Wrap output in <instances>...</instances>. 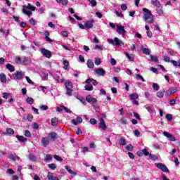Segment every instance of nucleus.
Instances as JSON below:
<instances>
[{
	"mask_svg": "<svg viewBox=\"0 0 180 180\" xmlns=\"http://www.w3.org/2000/svg\"><path fill=\"white\" fill-rule=\"evenodd\" d=\"M146 109L149 112V113H154V110L153 109V107H145Z\"/></svg>",
	"mask_w": 180,
	"mask_h": 180,
	"instance_id": "nucleus-50",
	"label": "nucleus"
},
{
	"mask_svg": "<svg viewBox=\"0 0 180 180\" xmlns=\"http://www.w3.org/2000/svg\"><path fill=\"white\" fill-rule=\"evenodd\" d=\"M156 167L159 168V169H161V171H162L163 172H169L168 167H167V166H165V165H163L162 163L156 164Z\"/></svg>",
	"mask_w": 180,
	"mask_h": 180,
	"instance_id": "nucleus-7",
	"label": "nucleus"
},
{
	"mask_svg": "<svg viewBox=\"0 0 180 180\" xmlns=\"http://www.w3.org/2000/svg\"><path fill=\"white\" fill-rule=\"evenodd\" d=\"M150 61H153L154 63L158 62V57L150 55Z\"/></svg>",
	"mask_w": 180,
	"mask_h": 180,
	"instance_id": "nucleus-33",
	"label": "nucleus"
},
{
	"mask_svg": "<svg viewBox=\"0 0 180 180\" xmlns=\"http://www.w3.org/2000/svg\"><path fill=\"white\" fill-rule=\"evenodd\" d=\"M57 112H63V110H65L67 113H71V111L70 109L67 108V107L62 105L60 107H58L56 108Z\"/></svg>",
	"mask_w": 180,
	"mask_h": 180,
	"instance_id": "nucleus-13",
	"label": "nucleus"
},
{
	"mask_svg": "<svg viewBox=\"0 0 180 180\" xmlns=\"http://www.w3.org/2000/svg\"><path fill=\"white\" fill-rule=\"evenodd\" d=\"M41 53L44 57H46V58H51V51L46 49H41Z\"/></svg>",
	"mask_w": 180,
	"mask_h": 180,
	"instance_id": "nucleus-6",
	"label": "nucleus"
},
{
	"mask_svg": "<svg viewBox=\"0 0 180 180\" xmlns=\"http://www.w3.org/2000/svg\"><path fill=\"white\" fill-rule=\"evenodd\" d=\"M15 61L16 64H22V58L20 57H16Z\"/></svg>",
	"mask_w": 180,
	"mask_h": 180,
	"instance_id": "nucleus-43",
	"label": "nucleus"
},
{
	"mask_svg": "<svg viewBox=\"0 0 180 180\" xmlns=\"http://www.w3.org/2000/svg\"><path fill=\"white\" fill-rule=\"evenodd\" d=\"M30 25H32V26H34V25H36V20L33 18H31L30 20Z\"/></svg>",
	"mask_w": 180,
	"mask_h": 180,
	"instance_id": "nucleus-62",
	"label": "nucleus"
},
{
	"mask_svg": "<svg viewBox=\"0 0 180 180\" xmlns=\"http://www.w3.org/2000/svg\"><path fill=\"white\" fill-rule=\"evenodd\" d=\"M99 127L103 130H106V129H108V127H106V122H105V120L103 118L100 119Z\"/></svg>",
	"mask_w": 180,
	"mask_h": 180,
	"instance_id": "nucleus-11",
	"label": "nucleus"
},
{
	"mask_svg": "<svg viewBox=\"0 0 180 180\" xmlns=\"http://www.w3.org/2000/svg\"><path fill=\"white\" fill-rule=\"evenodd\" d=\"M25 79L28 84H30V85H33L34 82L33 81H32V79H30V77L26 76Z\"/></svg>",
	"mask_w": 180,
	"mask_h": 180,
	"instance_id": "nucleus-45",
	"label": "nucleus"
},
{
	"mask_svg": "<svg viewBox=\"0 0 180 180\" xmlns=\"http://www.w3.org/2000/svg\"><path fill=\"white\" fill-rule=\"evenodd\" d=\"M8 158L11 160V161H15V160L18 159L19 160V156H15L13 155H10L8 156Z\"/></svg>",
	"mask_w": 180,
	"mask_h": 180,
	"instance_id": "nucleus-39",
	"label": "nucleus"
},
{
	"mask_svg": "<svg viewBox=\"0 0 180 180\" xmlns=\"http://www.w3.org/2000/svg\"><path fill=\"white\" fill-rule=\"evenodd\" d=\"M176 92H178V89L175 87H170L169 88L165 93V96H171V95H174V94H176Z\"/></svg>",
	"mask_w": 180,
	"mask_h": 180,
	"instance_id": "nucleus-3",
	"label": "nucleus"
},
{
	"mask_svg": "<svg viewBox=\"0 0 180 180\" xmlns=\"http://www.w3.org/2000/svg\"><path fill=\"white\" fill-rule=\"evenodd\" d=\"M86 91H93L94 86L91 84H88L84 86Z\"/></svg>",
	"mask_w": 180,
	"mask_h": 180,
	"instance_id": "nucleus-34",
	"label": "nucleus"
},
{
	"mask_svg": "<svg viewBox=\"0 0 180 180\" xmlns=\"http://www.w3.org/2000/svg\"><path fill=\"white\" fill-rule=\"evenodd\" d=\"M153 89H155V91H158L160 89V86L157 83H153Z\"/></svg>",
	"mask_w": 180,
	"mask_h": 180,
	"instance_id": "nucleus-46",
	"label": "nucleus"
},
{
	"mask_svg": "<svg viewBox=\"0 0 180 180\" xmlns=\"http://www.w3.org/2000/svg\"><path fill=\"white\" fill-rule=\"evenodd\" d=\"M95 73L97 74V75H100L101 77H105V74H106V70L103 68H98L95 70Z\"/></svg>",
	"mask_w": 180,
	"mask_h": 180,
	"instance_id": "nucleus-10",
	"label": "nucleus"
},
{
	"mask_svg": "<svg viewBox=\"0 0 180 180\" xmlns=\"http://www.w3.org/2000/svg\"><path fill=\"white\" fill-rule=\"evenodd\" d=\"M86 64H87L88 68H94V61H92V60H91V59H89L87 60V63Z\"/></svg>",
	"mask_w": 180,
	"mask_h": 180,
	"instance_id": "nucleus-26",
	"label": "nucleus"
},
{
	"mask_svg": "<svg viewBox=\"0 0 180 180\" xmlns=\"http://www.w3.org/2000/svg\"><path fill=\"white\" fill-rule=\"evenodd\" d=\"M47 78H49V74L43 72L42 73L43 81H46V79H47Z\"/></svg>",
	"mask_w": 180,
	"mask_h": 180,
	"instance_id": "nucleus-48",
	"label": "nucleus"
},
{
	"mask_svg": "<svg viewBox=\"0 0 180 180\" xmlns=\"http://www.w3.org/2000/svg\"><path fill=\"white\" fill-rule=\"evenodd\" d=\"M51 124L52 126H56V124H57V122H58V120H57V118H53L51 120Z\"/></svg>",
	"mask_w": 180,
	"mask_h": 180,
	"instance_id": "nucleus-44",
	"label": "nucleus"
},
{
	"mask_svg": "<svg viewBox=\"0 0 180 180\" xmlns=\"http://www.w3.org/2000/svg\"><path fill=\"white\" fill-rule=\"evenodd\" d=\"M143 11L146 13L144 15V19L148 23H153L154 20L153 19V15H151V11L147 8H143Z\"/></svg>",
	"mask_w": 180,
	"mask_h": 180,
	"instance_id": "nucleus-1",
	"label": "nucleus"
},
{
	"mask_svg": "<svg viewBox=\"0 0 180 180\" xmlns=\"http://www.w3.org/2000/svg\"><path fill=\"white\" fill-rule=\"evenodd\" d=\"M49 168H51V169H56L57 168V166H56V164L51 163L48 165Z\"/></svg>",
	"mask_w": 180,
	"mask_h": 180,
	"instance_id": "nucleus-47",
	"label": "nucleus"
},
{
	"mask_svg": "<svg viewBox=\"0 0 180 180\" xmlns=\"http://www.w3.org/2000/svg\"><path fill=\"white\" fill-rule=\"evenodd\" d=\"M94 64H95L96 65H101V64H102V61L101 60V58H95Z\"/></svg>",
	"mask_w": 180,
	"mask_h": 180,
	"instance_id": "nucleus-35",
	"label": "nucleus"
},
{
	"mask_svg": "<svg viewBox=\"0 0 180 180\" xmlns=\"http://www.w3.org/2000/svg\"><path fill=\"white\" fill-rule=\"evenodd\" d=\"M156 11H157V13L159 16H162V15H164V11H162V7L157 8Z\"/></svg>",
	"mask_w": 180,
	"mask_h": 180,
	"instance_id": "nucleus-29",
	"label": "nucleus"
},
{
	"mask_svg": "<svg viewBox=\"0 0 180 180\" xmlns=\"http://www.w3.org/2000/svg\"><path fill=\"white\" fill-rule=\"evenodd\" d=\"M163 60L166 63H169V61L171 62V59L169 58V57H168L167 56H163Z\"/></svg>",
	"mask_w": 180,
	"mask_h": 180,
	"instance_id": "nucleus-54",
	"label": "nucleus"
},
{
	"mask_svg": "<svg viewBox=\"0 0 180 180\" xmlns=\"http://www.w3.org/2000/svg\"><path fill=\"white\" fill-rule=\"evenodd\" d=\"M65 169L70 174V175H77V173H75L72 169H71L68 165L65 166Z\"/></svg>",
	"mask_w": 180,
	"mask_h": 180,
	"instance_id": "nucleus-27",
	"label": "nucleus"
},
{
	"mask_svg": "<svg viewBox=\"0 0 180 180\" xmlns=\"http://www.w3.org/2000/svg\"><path fill=\"white\" fill-rule=\"evenodd\" d=\"M26 102L30 105H32L34 102V99H33L32 98L28 97L26 99Z\"/></svg>",
	"mask_w": 180,
	"mask_h": 180,
	"instance_id": "nucleus-37",
	"label": "nucleus"
},
{
	"mask_svg": "<svg viewBox=\"0 0 180 180\" xmlns=\"http://www.w3.org/2000/svg\"><path fill=\"white\" fill-rule=\"evenodd\" d=\"M156 96L158 98H164V92H162V91H158L156 93Z\"/></svg>",
	"mask_w": 180,
	"mask_h": 180,
	"instance_id": "nucleus-40",
	"label": "nucleus"
},
{
	"mask_svg": "<svg viewBox=\"0 0 180 180\" xmlns=\"http://www.w3.org/2000/svg\"><path fill=\"white\" fill-rule=\"evenodd\" d=\"M63 68L66 70V71H68L70 70V62L67 60H64L63 62Z\"/></svg>",
	"mask_w": 180,
	"mask_h": 180,
	"instance_id": "nucleus-17",
	"label": "nucleus"
},
{
	"mask_svg": "<svg viewBox=\"0 0 180 180\" xmlns=\"http://www.w3.org/2000/svg\"><path fill=\"white\" fill-rule=\"evenodd\" d=\"M121 124H127V120L126 119H121Z\"/></svg>",
	"mask_w": 180,
	"mask_h": 180,
	"instance_id": "nucleus-64",
	"label": "nucleus"
},
{
	"mask_svg": "<svg viewBox=\"0 0 180 180\" xmlns=\"http://www.w3.org/2000/svg\"><path fill=\"white\" fill-rule=\"evenodd\" d=\"M32 63V60L27 58H24L22 60V64L23 65H27Z\"/></svg>",
	"mask_w": 180,
	"mask_h": 180,
	"instance_id": "nucleus-20",
	"label": "nucleus"
},
{
	"mask_svg": "<svg viewBox=\"0 0 180 180\" xmlns=\"http://www.w3.org/2000/svg\"><path fill=\"white\" fill-rule=\"evenodd\" d=\"M2 96L4 99H8L9 96V93H6V92L3 93Z\"/></svg>",
	"mask_w": 180,
	"mask_h": 180,
	"instance_id": "nucleus-57",
	"label": "nucleus"
},
{
	"mask_svg": "<svg viewBox=\"0 0 180 180\" xmlns=\"http://www.w3.org/2000/svg\"><path fill=\"white\" fill-rule=\"evenodd\" d=\"M65 86L66 89H72V82H70L69 80H66L65 82Z\"/></svg>",
	"mask_w": 180,
	"mask_h": 180,
	"instance_id": "nucleus-18",
	"label": "nucleus"
},
{
	"mask_svg": "<svg viewBox=\"0 0 180 180\" xmlns=\"http://www.w3.org/2000/svg\"><path fill=\"white\" fill-rule=\"evenodd\" d=\"M1 12H3V13H5L6 15H8V13H9V11H8V9L5 8H1Z\"/></svg>",
	"mask_w": 180,
	"mask_h": 180,
	"instance_id": "nucleus-58",
	"label": "nucleus"
},
{
	"mask_svg": "<svg viewBox=\"0 0 180 180\" xmlns=\"http://www.w3.org/2000/svg\"><path fill=\"white\" fill-rule=\"evenodd\" d=\"M163 136H165V137H167V139H169V140H170V141H175V136H174L172 134L165 131L163 132Z\"/></svg>",
	"mask_w": 180,
	"mask_h": 180,
	"instance_id": "nucleus-12",
	"label": "nucleus"
},
{
	"mask_svg": "<svg viewBox=\"0 0 180 180\" xmlns=\"http://www.w3.org/2000/svg\"><path fill=\"white\" fill-rule=\"evenodd\" d=\"M30 161H36V156L34 155H30Z\"/></svg>",
	"mask_w": 180,
	"mask_h": 180,
	"instance_id": "nucleus-61",
	"label": "nucleus"
},
{
	"mask_svg": "<svg viewBox=\"0 0 180 180\" xmlns=\"http://www.w3.org/2000/svg\"><path fill=\"white\" fill-rule=\"evenodd\" d=\"M84 26L86 29H92L94 27V21L88 20L84 22Z\"/></svg>",
	"mask_w": 180,
	"mask_h": 180,
	"instance_id": "nucleus-14",
	"label": "nucleus"
},
{
	"mask_svg": "<svg viewBox=\"0 0 180 180\" xmlns=\"http://www.w3.org/2000/svg\"><path fill=\"white\" fill-rule=\"evenodd\" d=\"M27 9H30L31 11H35L36 7L32 6L31 4H28L27 6Z\"/></svg>",
	"mask_w": 180,
	"mask_h": 180,
	"instance_id": "nucleus-52",
	"label": "nucleus"
},
{
	"mask_svg": "<svg viewBox=\"0 0 180 180\" xmlns=\"http://www.w3.org/2000/svg\"><path fill=\"white\" fill-rule=\"evenodd\" d=\"M55 81H60V73H56L53 76Z\"/></svg>",
	"mask_w": 180,
	"mask_h": 180,
	"instance_id": "nucleus-49",
	"label": "nucleus"
},
{
	"mask_svg": "<svg viewBox=\"0 0 180 180\" xmlns=\"http://www.w3.org/2000/svg\"><path fill=\"white\" fill-rule=\"evenodd\" d=\"M43 147H47V146H49V144H50V138L49 137H43L41 139V141Z\"/></svg>",
	"mask_w": 180,
	"mask_h": 180,
	"instance_id": "nucleus-8",
	"label": "nucleus"
},
{
	"mask_svg": "<svg viewBox=\"0 0 180 180\" xmlns=\"http://www.w3.org/2000/svg\"><path fill=\"white\" fill-rule=\"evenodd\" d=\"M48 137L49 138L50 141L52 140L53 141H54V140H56V139H57V133H56V132H51L48 135Z\"/></svg>",
	"mask_w": 180,
	"mask_h": 180,
	"instance_id": "nucleus-15",
	"label": "nucleus"
},
{
	"mask_svg": "<svg viewBox=\"0 0 180 180\" xmlns=\"http://www.w3.org/2000/svg\"><path fill=\"white\" fill-rule=\"evenodd\" d=\"M7 70H8V71H10V72H13V71H15V68L13 67V65L8 63L6 65Z\"/></svg>",
	"mask_w": 180,
	"mask_h": 180,
	"instance_id": "nucleus-24",
	"label": "nucleus"
},
{
	"mask_svg": "<svg viewBox=\"0 0 180 180\" xmlns=\"http://www.w3.org/2000/svg\"><path fill=\"white\" fill-rule=\"evenodd\" d=\"M90 4H91L92 6H96V0H89Z\"/></svg>",
	"mask_w": 180,
	"mask_h": 180,
	"instance_id": "nucleus-60",
	"label": "nucleus"
},
{
	"mask_svg": "<svg viewBox=\"0 0 180 180\" xmlns=\"http://www.w3.org/2000/svg\"><path fill=\"white\" fill-rule=\"evenodd\" d=\"M24 136H25V137H32V134H30L29 130H25L24 132Z\"/></svg>",
	"mask_w": 180,
	"mask_h": 180,
	"instance_id": "nucleus-42",
	"label": "nucleus"
},
{
	"mask_svg": "<svg viewBox=\"0 0 180 180\" xmlns=\"http://www.w3.org/2000/svg\"><path fill=\"white\" fill-rule=\"evenodd\" d=\"M25 72L16 71L13 75L14 79H22L25 77Z\"/></svg>",
	"mask_w": 180,
	"mask_h": 180,
	"instance_id": "nucleus-4",
	"label": "nucleus"
},
{
	"mask_svg": "<svg viewBox=\"0 0 180 180\" xmlns=\"http://www.w3.org/2000/svg\"><path fill=\"white\" fill-rule=\"evenodd\" d=\"M151 2H152V5H153L154 6H156V8L161 7V3H160V1H158V0H151Z\"/></svg>",
	"mask_w": 180,
	"mask_h": 180,
	"instance_id": "nucleus-21",
	"label": "nucleus"
},
{
	"mask_svg": "<svg viewBox=\"0 0 180 180\" xmlns=\"http://www.w3.org/2000/svg\"><path fill=\"white\" fill-rule=\"evenodd\" d=\"M115 43L116 46H123L124 45V43H123V41L119 39V38L115 37Z\"/></svg>",
	"mask_w": 180,
	"mask_h": 180,
	"instance_id": "nucleus-19",
	"label": "nucleus"
},
{
	"mask_svg": "<svg viewBox=\"0 0 180 180\" xmlns=\"http://www.w3.org/2000/svg\"><path fill=\"white\" fill-rule=\"evenodd\" d=\"M0 81L1 82H3V84H5L6 82V75H5V74H0Z\"/></svg>",
	"mask_w": 180,
	"mask_h": 180,
	"instance_id": "nucleus-23",
	"label": "nucleus"
},
{
	"mask_svg": "<svg viewBox=\"0 0 180 180\" xmlns=\"http://www.w3.org/2000/svg\"><path fill=\"white\" fill-rule=\"evenodd\" d=\"M72 89H66V95H68V96H72Z\"/></svg>",
	"mask_w": 180,
	"mask_h": 180,
	"instance_id": "nucleus-32",
	"label": "nucleus"
},
{
	"mask_svg": "<svg viewBox=\"0 0 180 180\" xmlns=\"http://www.w3.org/2000/svg\"><path fill=\"white\" fill-rule=\"evenodd\" d=\"M125 56L129 60V61H134V55H129L128 53H125Z\"/></svg>",
	"mask_w": 180,
	"mask_h": 180,
	"instance_id": "nucleus-30",
	"label": "nucleus"
},
{
	"mask_svg": "<svg viewBox=\"0 0 180 180\" xmlns=\"http://www.w3.org/2000/svg\"><path fill=\"white\" fill-rule=\"evenodd\" d=\"M166 119L169 122H171V120H172V115L171 114L166 115Z\"/></svg>",
	"mask_w": 180,
	"mask_h": 180,
	"instance_id": "nucleus-55",
	"label": "nucleus"
},
{
	"mask_svg": "<svg viewBox=\"0 0 180 180\" xmlns=\"http://www.w3.org/2000/svg\"><path fill=\"white\" fill-rule=\"evenodd\" d=\"M16 139H18V141H20L21 143H25V141L27 140L25 136L19 135L16 136Z\"/></svg>",
	"mask_w": 180,
	"mask_h": 180,
	"instance_id": "nucleus-22",
	"label": "nucleus"
},
{
	"mask_svg": "<svg viewBox=\"0 0 180 180\" xmlns=\"http://www.w3.org/2000/svg\"><path fill=\"white\" fill-rule=\"evenodd\" d=\"M143 54H146V56H150V49L145 48L143 49Z\"/></svg>",
	"mask_w": 180,
	"mask_h": 180,
	"instance_id": "nucleus-41",
	"label": "nucleus"
},
{
	"mask_svg": "<svg viewBox=\"0 0 180 180\" xmlns=\"http://www.w3.org/2000/svg\"><path fill=\"white\" fill-rule=\"evenodd\" d=\"M90 123H91V124H96L97 121H96V120H95L94 118H91V119L90 120Z\"/></svg>",
	"mask_w": 180,
	"mask_h": 180,
	"instance_id": "nucleus-63",
	"label": "nucleus"
},
{
	"mask_svg": "<svg viewBox=\"0 0 180 180\" xmlns=\"http://www.w3.org/2000/svg\"><path fill=\"white\" fill-rule=\"evenodd\" d=\"M134 136H136V137H140V131H139V129H135L134 131Z\"/></svg>",
	"mask_w": 180,
	"mask_h": 180,
	"instance_id": "nucleus-53",
	"label": "nucleus"
},
{
	"mask_svg": "<svg viewBox=\"0 0 180 180\" xmlns=\"http://www.w3.org/2000/svg\"><path fill=\"white\" fill-rule=\"evenodd\" d=\"M6 133L7 134H15V131L11 128H7Z\"/></svg>",
	"mask_w": 180,
	"mask_h": 180,
	"instance_id": "nucleus-36",
	"label": "nucleus"
},
{
	"mask_svg": "<svg viewBox=\"0 0 180 180\" xmlns=\"http://www.w3.org/2000/svg\"><path fill=\"white\" fill-rule=\"evenodd\" d=\"M136 79H141L142 82H146V80L143 77V76L140 75H136Z\"/></svg>",
	"mask_w": 180,
	"mask_h": 180,
	"instance_id": "nucleus-51",
	"label": "nucleus"
},
{
	"mask_svg": "<svg viewBox=\"0 0 180 180\" xmlns=\"http://www.w3.org/2000/svg\"><path fill=\"white\" fill-rule=\"evenodd\" d=\"M40 109H41V110H47L49 109V106H47V105H41Z\"/></svg>",
	"mask_w": 180,
	"mask_h": 180,
	"instance_id": "nucleus-59",
	"label": "nucleus"
},
{
	"mask_svg": "<svg viewBox=\"0 0 180 180\" xmlns=\"http://www.w3.org/2000/svg\"><path fill=\"white\" fill-rule=\"evenodd\" d=\"M137 155L139 157H143V155H146V157L148 155H149V157H150V158H154V157H153V155H151V153H150L148 152V148H146L144 149H143L142 150H139L136 153Z\"/></svg>",
	"mask_w": 180,
	"mask_h": 180,
	"instance_id": "nucleus-2",
	"label": "nucleus"
},
{
	"mask_svg": "<svg viewBox=\"0 0 180 180\" xmlns=\"http://www.w3.org/2000/svg\"><path fill=\"white\" fill-rule=\"evenodd\" d=\"M126 150H127L128 151H132L133 150V146L131 145H128L126 146Z\"/></svg>",
	"mask_w": 180,
	"mask_h": 180,
	"instance_id": "nucleus-56",
	"label": "nucleus"
},
{
	"mask_svg": "<svg viewBox=\"0 0 180 180\" xmlns=\"http://www.w3.org/2000/svg\"><path fill=\"white\" fill-rule=\"evenodd\" d=\"M117 32L118 34H121L123 37L126 35V30H124V27L122 25H117Z\"/></svg>",
	"mask_w": 180,
	"mask_h": 180,
	"instance_id": "nucleus-5",
	"label": "nucleus"
},
{
	"mask_svg": "<svg viewBox=\"0 0 180 180\" xmlns=\"http://www.w3.org/2000/svg\"><path fill=\"white\" fill-rule=\"evenodd\" d=\"M47 178L49 180H60L58 177L53 176L51 172L48 173Z\"/></svg>",
	"mask_w": 180,
	"mask_h": 180,
	"instance_id": "nucleus-16",
	"label": "nucleus"
},
{
	"mask_svg": "<svg viewBox=\"0 0 180 180\" xmlns=\"http://www.w3.org/2000/svg\"><path fill=\"white\" fill-rule=\"evenodd\" d=\"M129 98H130V99H131L132 101H134L136 99H139V94H137L136 93L130 94L129 96Z\"/></svg>",
	"mask_w": 180,
	"mask_h": 180,
	"instance_id": "nucleus-25",
	"label": "nucleus"
},
{
	"mask_svg": "<svg viewBox=\"0 0 180 180\" xmlns=\"http://www.w3.org/2000/svg\"><path fill=\"white\" fill-rule=\"evenodd\" d=\"M94 50H99V51H103V47L102 46H99L98 44H96L94 46Z\"/></svg>",
	"mask_w": 180,
	"mask_h": 180,
	"instance_id": "nucleus-31",
	"label": "nucleus"
},
{
	"mask_svg": "<svg viewBox=\"0 0 180 180\" xmlns=\"http://www.w3.org/2000/svg\"><path fill=\"white\" fill-rule=\"evenodd\" d=\"M22 13H25V15H27V16H32V11H30L22 9Z\"/></svg>",
	"mask_w": 180,
	"mask_h": 180,
	"instance_id": "nucleus-38",
	"label": "nucleus"
},
{
	"mask_svg": "<svg viewBox=\"0 0 180 180\" xmlns=\"http://www.w3.org/2000/svg\"><path fill=\"white\" fill-rule=\"evenodd\" d=\"M86 101L89 103H96L98 102V100L94 97H92L91 95H89L86 97Z\"/></svg>",
	"mask_w": 180,
	"mask_h": 180,
	"instance_id": "nucleus-9",
	"label": "nucleus"
},
{
	"mask_svg": "<svg viewBox=\"0 0 180 180\" xmlns=\"http://www.w3.org/2000/svg\"><path fill=\"white\" fill-rule=\"evenodd\" d=\"M119 144L120 146H126V139H124V138L123 137H121L120 139H119Z\"/></svg>",
	"mask_w": 180,
	"mask_h": 180,
	"instance_id": "nucleus-28",
	"label": "nucleus"
}]
</instances>
